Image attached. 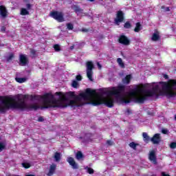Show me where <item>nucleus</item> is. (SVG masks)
Segmentation results:
<instances>
[{
	"instance_id": "nucleus-15",
	"label": "nucleus",
	"mask_w": 176,
	"mask_h": 176,
	"mask_svg": "<svg viewBox=\"0 0 176 176\" xmlns=\"http://www.w3.org/2000/svg\"><path fill=\"white\" fill-rule=\"evenodd\" d=\"M149 160L153 163V164H157V160H156V154L155 153L154 151H151L150 152L148 156Z\"/></svg>"
},
{
	"instance_id": "nucleus-6",
	"label": "nucleus",
	"mask_w": 176,
	"mask_h": 176,
	"mask_svg": "<svg viewBox=\"0 0 176 176\" xmlns=\"http://www.w3.org/2000/svg\"><path fill=\"white\" fill-rule=\"evenodd\" d=\"M87 76L91 82H93V69H94V64L91 61H87Z\"/></svg>"
},
{
	"instance_id": "nucleus-29",
	"label": "nucleus",
	"mask_w": 176,
	"mask_h": 176,
	"mask_svg": "<svg viewBox=\"0 0 176 176\" xmlns=\"http://www.w3.org/2000/svg\"><path fill=\"white\" fill-rule=\"evenodd\" d=\"M72 86L74 89H78V86H79V83L76 80H73L72 82Z\"/></svg>"
},
{
	"instance_id": "nucleus-53",
	"label": "nucleus",
	"mask_w": 176,
	"mask_h": 176,
	"mask_svg": "<svg viewBox=\"0 0 176 176\" xmlns=\"http://www.w3.org/2000/svg\"><path fill=\"white\" fill-rule=\"evenodd\" d=\"M89 137H91V134H89Z\"/></svg>"
},
{
	"instance_id": "nucleus-7",
	"label": "nucleus",
	"mask_w": 176,
	"mask_h": 176,
	"mask_svg": "<svg viewBox=\"0 0 176 176\" xmlns=\"http://www.w3.org/2000/svg\"><path fill=\"white\" fill-rule=\"evenodd\" d=\"M51 17H53L54 20H56V21H58V23H63L65 20L64 19V14H63V12H60L58 11H53L50 12Z\"/></svg>"
},
{
	"instance_id": "nucleus-43",
	"label": "nucleus",
	"mask_w": 176,
	"mask_h": 176,
	"mask_svg": "<svg viewBox=\"0 0 176 176\" xmlns=\"http://www.w3.org/2000/svg\"><path fill=\"white\" fill-rule=\"evenodd\" d=\"M162 134H167V133H168V130L163 129L162 130Z\"/></svg>"
},
{
	"instance_id": "nucleus-1",
	"label": "nucleus",
	"mask_w": 176,
	"mask_h": 176,
	"mask_svg": "<svg viewBox=\"0 0 176 176\" xmlns=\"http://www.w3.org/2000/svg\"><path fill=\"white\" fill-rule=\"evenodd\" d=\"M96 90H93L90 88L86 89L85 92L80 93L78 95H75V92H61L58 91L55 93V96H58V99H54L55 105L58 107H53V109H57L58 108H67L68 105H76L78 102H80L82 100L84 101H90L93 96H96Z\"/></svg>"
},
{
	"instance_id": "nucleus-55",
	"label": "nucleus",
	"mask_w": 176,
	"mask_h": 176,
	"mask_svg": "<svg viewBox=\"0 0 176 176\" xmlns=\"http://www.w3.org/2000/svg\"><path fill=\"white\" fill-rule=\"evenodd\" d=\"M175 120H176V115L175 116Z\"/></svg>"
},
{
	"instance_id": "nucleus-19",
	"label": "nucleus",
	"mask_w": 176,
	"mask_h": 176,
	"mask_svg": "<svg viewBox=\"0 0 176 176\" xmlns=\"http://www.w3.org/2000/svg\"><path fill=\"white\" fill-rule=\"evenodd\" d=\"M57 167V166L56 164H52L50 166V170L47 173L48 176H52L53 175V174H54L55 171H56V168Z\"/></svg>"
},
{
	"instance_id": "nucleus-23",
	"label": "nucleus",
	"mask_w": 176,
	"mask_h": 176,
	"mask_svg": "<svg viewBox=\"0 0 176 176\" xmlns=\"http://www.w3.org/2000/svg\"><path fill=\"white\" fill-rule=\"evenodd\" d=\"M20 14L21 16H27V15L30 14V12L28 10H27V9H25V8H21Z\"/></svg>"
},
{
	"instance_id": "nucleus-12",
	"label": "nucleus",
	"mask_w": 176,
	"mask_h": 176,
	"mask_svg": "<svg viewBox=\"0 0 176 176\" xmlns=\"http://www.w3.org/2000/svg\"><path fill=\"white\" fill-rule=\"evenodd\" d=\"M28 63H30V60H28L27 56L24 54L19 55V65H21V67H25V65H28Z\"/></svg>"
},
{
	"instance_id": "nucleus-9",
	"label": "nucleus",
	"mask_w": 176,
	"mask_h": 176,
	"mask_svg": "<svg viewBox=\"0 0 176 176\" xmlns=\"http://www.w3.org/2000/svg\"><path fill=\"white\" fill-rule=\"evenodd\" d=\"M114 21L117 25H119L120 23H123V21H124V13H123V11L119 10L117 12L116 18Z\"/></svg>"
},
{
	"instance_id": "nucleus-10",
	"label": "nucleus",
	"mask_w": 176,
	"mask_h": 176,
	"mask_svg": "<svg viewBox=\"0 0 176 176\" xmlns=\"http://www.w3.org/2000/svg\"><path fill=\"white\" fill-rule=\"evenodd\" d=\"M118 42L124 46H129L130 45V39L125 35H120L118 38Z\"/></svg>"
},
{
	"instance_id": "nucleus-36",
	"label": "nucleus",
	"mask_w": 176,
	"mask_h": 176,
	"mask_svg": "<svg viewBox=\"0 0 176 176\" xmlns=\"http://www.w3.org/2000/svg\"><path fill=\"white\" fill-rule=\"evenodd\" d=\"M88 174H94V170L91 168H87Z\"/></svg>"
},
{
	"instance_id": "nucleus-49",
	"label": "nucleus",
	"mask_w": 176,
	"mask_h": 176,
	"mask_svg": "<svg viewBox=\"0 0 176 176\" xmlns=\"http://www.w3.org/2000/svg\"><path fill=\"white\" fill-rule=\"evenodd\" d=\"M166 12H170V7H167L166 8Z\"/></svg>"
},
{
	"instance_id": "nucleus-24",
	"label": "nucleus",
	"mask_w": 176,
	"mask_h": 176,
	"mask_svg": "<svg viewBox=\"0 0 176 176\" xmlns=\"http://www.w3.org/2000/svg\"><path fill=\"white\" fill-rule=\"evenodd\" d=\"M76 159L77 160H80V159H83V153L81 151H78L76 154Z\"/></svg>"
},
{
	"instance_id": "nucleus-32",
	"label": "nucleus",
	"mask_w": 176,
	"mask_h": 176,
	"mask_svg": "<svg viewBox=\"0 0 176 176\" xmlns=\"http://www.w3.org/2000/svg\"><path fill=\"white\" fill-rule=\"evenodd\" d=\"M14 58V54H11L9 55V56L7 58V63H10V61H12V60H13V58Z\"/></svg>"
},
{
	"instance_id": "nucleus-2",
	"label": "nucleus",
	"mask_w": 176,
	"mask_h": 176,
	"mask_svg": "<svg viewBox=\"0 0 176 176\" xmlns=\"http://www.w3.org/2000/svg\"><path fill=\"white\" fill-rule=\"evenodd\" d=\"M28 98V95H23L21 98L16 99L10 96H0V113H6L9 109H20L21 111H38L42 109V106L34 103L27 104L25 100Z\"/></svg>"
},
{
	"instance_id": "nucleus-51",
	"label": "nucleus",
	"mask_w": 176,
	"mask_h": 176,
	"mask_svg": "<svg viewBox=\"0 0 176 176\" xmlns=\"http://www.w3.org/2000/svg\"><path fill=\"white\" fill-rule=\"evenodd\" d=\"M161 9H166V7H165L164 6H162L161 7Z\"/></svg>"
},
{
	"instance_id": "nucleus-39",
	"label": "nucleus",
	"mask_w": 176,
	"mask_h": 176,
	"mask_svg": "<svg viewBox=\"0 0 176 176\" xmlns=\"http://www.w3.org/2000/svg\"><path fill=\"white\" fill-rule=\"evenodd\" d=\"M31 8H32V5H31L30 3H27L26 4V9L28 10H31Z\"/></svg>"
},
{
	"instance_id": "nucleus-34",
	"label": "nucleus",
	"mask_w": 176,
	"mask_h": 176,
	"mask_svg": "<svg viewBox=\"0 0 176 176\" xmlns=\"http://www.w3.org/2000/svg\"><path fill=\"white\" fill-rule=\"evenodd\" d=\"M54 49L55 52H60V50H61V48L60 47V45L58 44H55L54 45Z\"/></svg>"
},
{
	"instance_id": "nucleus-17",
	"label": "nucleus",
	"mask_w": 176,
	"mask_h": 176,
	"mask_svg": "<svg viewBox=\"0 0 176 176\" xmlns=\"http://www.w3.org/2000/svg\"><path fill=\"white\" fill-rule=\"evenodd\" d=\"M72 9L74 10L75 13L82 14L83 13V9L80 8V6L77 5H74Z\"/></svg>"
},
{
	"instance_id": "nucleus-31",
	"label": "nucleus",
	"mask_w": 176,
	"mask_h": 176,
	"mask_svg": "<svg viewBox=\"0 0 176 176\" xmlns=\"http://www.w3.org/2000/svg\"><path fill=\"white\" fill-rule=\"evenodd\" d=\"M120 100L121 102H124V104H129L130 100L129 99H124V98L120 97Z\"/></svg>"
},
{
	"instance_id": "nucleus-18",
	"label": "nucleus",
	"mask_w": 176,
	"mask_h": 176,
	"mask_svg": "<svg viewBox=\"0 0 176 176\" xmlns=\"http://www.w3.org/2000/svg\"><path fill=\"white\" fill-rule=\"evenodd\" d=\"M142 137H143V141H144V142L146 144H149V142H151V137H149V135H148V133H146V132H144L142 133Z\"/></svg>"
},
{
	"instance_id": "nucleus-40",
	"label": "nucleus",
	"mask_w": 176,
	"mask_h": 176,
	"mask_svg": "<svg viewBox=\"0 0 176 176\" xmlns=\"http://www.w3.org/2000/svg\"><path fill=\"white\" fill-rule=\"evenodd\" d=\"M76 80H78V81L82 80V76H81V75H77V76H76Z\"/></svg>"
},
{
	"instance_id": "nucleus-47",
	"label": "nucleus",
	"mask_w": 176,
	"mask_h": 176,
	"mask_svg": "<svg viewBox=\"0 0 176 176\" xmlns=\"http://www.w3.org/2000/svg\"><path fill=\"white\" fill-rule=\"evenodd\" d=\"M97 65H98L99 69H101V68H102V66L101 65V64H100V63H97Z\"/></svg>"
},
{
	"instance_id": "nucleus-27",
	"label": "nucleus",
	"mask_w": 176,
	"mask_h": 176,
	"mask_svg": "<svg viewBox=\"0 0 176 176\" xmlns=\"http://www.w3.org/2000/svg\"><path fill=\"white\" fill-rule=\"evenodd\" d=\"M66 26H67V30H69V31H72V30H74V24H72L71 23H67Z\"/></svg>"
},
{
	"instance_id": "nucleus-41",
	"label": "nucleus",
	"mask_w": 176,
	"mask_h": 176,
	"mask_svg": "<svg viewBox=\"0 0 176 176\" xmlns=\"http://www.w3.org/2000/svg\"><path fill=\"white\" fill-rule=\"evenodd\" d=\"M1 32H3V33L6 32V27L2 26V27L1 28Z\"/></svg>"
},
{
	"instance_id": "nucleus-3",
	"label": "nucleus",
	"mask_w": 176,
	"mask_h": 176,
	"mask_svg": "<svg viewBox=\"0 0 176 176\" xmlns=\"http://www.w3.org/2000/svg\"><path fill=\"white\" fill-rule=\"evenodd\" d=\"M31 98L32 100H36L37 101H39V100H43L41 109H53V108L58 107V105L56 104L54 95H53L52 93H46L42 96L32 95Z\"/></svg>"
},
{
	"instance_id": "nucleus-46",
	"label": "nucleus",
	"mask_w": 176,
	"mask_h": 176,
	"mask_svg": "<svg viewBox=\"0 0 176 176\" xmlns=\"http://www.w3.org/2000/svg\"><path fill=\"white\" fill-rule=\"evenodd\" d=\"M126 112L128 113V115H131L132 113L131 110L130 109H127Z\"/></svg>"
},
{
	"instance_id": "nucleus-45",
	"label": "nucleus",
	"mask_w": 176,
	"mask_h": 176,
	"mask_svg": "<svg viewBox=\"0 0 176 176\" xmlns=\"http://www.w3.org/2000/svg\"><path fill=\"white\" fill-rule=\"evenodd\" d=\"M81 32H89V29L82 28Z\"/></svg>"
},
{
	"instance_id": "nucleus-14",
	"label": "nucleus",
	"mask_w": 176,
	"mask_h": 176,
	"mask_svg": "<svg viewBox=\"0 0 176 176\" xmlns=\"http://www.w3.org/2000/svg\"><path fill=\"white\" fill-rule=\"evenodd\" d=\"M0 16L3 19H6L8 17V9L5 6H0Z\"/></svg>"
},
{
	"instance_id": "nucleus-30",
	"label": "nucleus",
	"mask_w": 176,
	"mask_h": 176,
	"mask_svg": "<svg viewBox=\"0 0 176 176\" xmlns=\"http://www.w3.org/2000/svg\"><path fill=\"white\" fill-rule=\"evenodd\" d=\"M137 145L138 144H135V142H132L129 144V146L132 148V149L136 150L137 149Z\"/></svg>"
},
{
	"instance_id": "nucleus-22",
	"label": "nucleus",
	"mask_w": 176,
	"mask_h": 176,
	"mask_svg": "<svg viewBox=\"0 0 176 176\" xmlns=\"http://www.w3.org/2000/svg\"><path fill=\"white\" fill-rule=\"evenodd\" d=\"M54 159H55L56 162H60V160H61V153L56 152L54 155Z\"/></svg>"
},
{
	"instance_id": "nucleus-38",
	"label": "nucleus",
	"mask_w": 176,
	"mask_h": 176,
	"mask_svg": "<svg viewBox=\"0 0 176 176\" xmlns=\"http://www.w3.org/2000/svg\"><path fill=\"white\" fill-rule=\"evenodd\" d=\"M30 54L32 56H36V51L34 49H30Z\"/></svg>"
},
{
	"instance_id": "nucleus-21",
	"label": "nucleus",
	"mask_w": 176,
	"mask_h": 176,
	"mask_svg": "<svg viewBox=\"0 0 176 176\" xmlns=\"http://www.w3.org/2000/svg\"><path fill=\"white\" fill-rule=\"evenodd\" d=\"M142 30V25H141V23L138 22L136 23V26L134 29V32H140V31Z\"/></svg>"
},
{
	"instance_id": "nucleus-26",
	"label": "nucleus",
	"mask_w": 176,
	"mask_h": 176,
	"mask_svg": "<svg viewBox=\"0 0 176 176\" xmlns=\"http://www.w3.org/2000/svg\"><path fill=\"white\" fill-rule=\"evenodd\" d=\"M15 79L18 83H24L27 80L25 78H16Z\"/></svg>"
},
{
	"instance_id": "nucleus-4",
	"label": "nucleus",
	"mask_w": 176,
	"mask_h": 176,
	"mask_svg": "<svg viewBox=\"0 0 176 176\" xmlns=\"http://www.w3.org/2000/svg\"><path fill=\"white\" fill-rule=\"evenodd\" d=\"M91 105L94 107H97L98 105H102L104 104L107 108H113V105H115V99L112 97H107L103 99H94L91 101Z\"/></svg>"
},
{
	"instance_id": "nucleus-44",
	"label": "nucleus",
	"mask_w": 176,
	"mask_h": 176,
	"mask_svg": "<svg viewBox=\"0 0 176 176\" xmlns=\"http://www.w3.org/2000/svg\"><path fill=\"white\" fill-rule=\"evenodd\" d=\"M43 120H45V119H43V117L40 116L38 118V122H43Z\"/></svg>"
},
{
	"instance_id": "nucleus-11",
	"label": "nucleus",
	"mask_w": 176,
	"mask_h": 176,
	"mask_svg": "<svg viewBox=\"0 0 176 176\" xmlns=\"http://www.w3.org/2000/svg\"><path fill=\"white\" fill-rule=\"evenodd\" d=\"M151 142L153 145H159L162 142V136L160 133H155L151 139Z\"/></svg>"
},
{
	"instance_id": "nucleus-42",
	"label": "nucleus",
	"mask_w": 176,
	"mask_h": 176,
	"mask_svg": "<svg viewBox=\"0 0 176 176\" xmlns=\"http://www.w3.org/2000/svg\"><path fill=\"white\" fill-rule=\"evenodd\" d=\"M107 145H109L110 146H111V145H113V142H112L111 140H107Z\"/></svg>"
},
{
	"instance_id": "nucleus-28",
	"label": "nucleus",
	"mask_w": 176,
	"mask_h": 176,
	"mask_svg": "<svg viewBox=\"0 0 176 176\" xmlns=\"http://www.w3.org/2000/svg\"><path fill=\"white\" fill-rule=\"evenodd\" d=\"M124 28H126V30L131 28V23H130V22H129V21H126L124 24Z\"/></svg>"
},
{
	"instance_id": "nucleus-35",
	"label": "nucleus",
	"mask_w": 176,
	"mask_h": 176,
	"mask_svg": "<svg viewBox=\"0 0 176 176\" xmlns=\"http://www.w3.org/2000/svg\"><path fill=\"white\" fill-rule=\"evenodd\" d=\"M22 166H23V167H24V168H30V167H31V164H30V163H27V162L22 163Z\"/></svg>"
},
{
	"instance_id": "nucleus-20",
	"label": "nucleus",
	"mask_w": 176,
	"mask_h": 176,
	"mask_svg": "<svg viewBox=\"0 0 176 176\" xmlns=\"http://www.w3.org/2000/svg\"><path fill=\"white\" fill-rule=\"evenodd\" d=\"M130 82H131V75L128 74L125 76L124 78L122 79V83L125 85H129Z\"/></svg>"
},
{
	"instance_id": "nucleus-37",
	"label": "nucleus",
	"mask_w": 176,
	"mask_h": 176,
	"mask_svg": "<svg viewBox=\"0 0 176 176\" xmlns=\"http://www.w3.org/2000/svg\"><path fill=\"white\" fill-rule=\"evenodd\" d=\"M170 148H171V149H175L176 142H171L170 144Z\"/></svg>"
},
{
	"instance_id": "nucleus-52",
	"label": "nucleus",
	"mask_w": 176,
	"mask_h": 176,
	"mask_svg": "<svg viewBox=\"0 0 176 176\" xmlns=\"http://www.w3.org/2000/svg\"><path fill=\"white\" fill-rule=\"evenodd\" d=\"M25 176H35L34 175H26Z\"/></svg>"
},
{
	"instance_id": "nucleus-5",
	"label": "nucleus",
	"mask_w": 176,
	"mask_h": 176,
	"mask_svg": "<svg viewBox=\"0 0 176 176\" xmlns=\"http://www.w3.org/2000/svg\"><path fill=\"white\" fill-rule=\"evenodd\" d=\"M124 91H126V86L120 85L117 87H112L110 91H105L103 93L106 96H116L117 98H120Z\"/></svg>"
},
{
	"instance_id": "nucleus-8",
	"label": "nucleus",
	"mask_w": 176,
	"mask_h": 176,
	"mask_svg": "<svg viewBox=\"0 0 176 176\" xmlns=\"http://www.w3.org/2000/svg\"><path fill=\"white\" fill-rule=\"evenodd\" d=\"M138 93H146V96H151V91L148 89H145L144 88H135L132 89L129 94L130 96H134L136 94H138Z\"/></svg>"
},
{
	"instance_id": "nucleus-50",
	"label": "nucleus",
	"mask_w": 176,
	"mask_h": 176,
	"mask_svg": "<svg viewBox=\"0 0 176 176\" xmlns=\"http://www.w3.org/2000/svg\"><path fill=\"white\" fill-rule=\"evenodd\" d=\"M74 47H75V46H74V45H72V46L70 47L71 50H73Z\"/></svg>"
},
{
	"instance_id": "nucleus-33",
	"label": "nucleus",
	"mask_w": 176,
	"mask_h": 176,
	"mask_svg": "<svg viewBox=\"0 0 176 176\" xmlns=\"http://www.w3.org/2000/svg\"><path fill=\"white\" fill-rule=\"evenodd\" d=\"M4 149H6V146L3 142H0V152H2Z\"/></svg>"
},
{
	"instance_id": "nucleus-48",
	"label": "nucleus",
	"mask_w": 176,
	"mask_h": 176,
	"mask_svg": "<svg viewBox=\"0 0 176 176\" xmlns=\"http://www.w3.org/2000/svg\"><path fill=\"white\" fill-rule=\"evenodd\" d=\"M164 78L165 79H168V75L164 74Z\"/></svg>"
},
{
	"instance_id": "nucleus-16",
	"label": "nucleus",
	"mask_w": 176,
	"mask_h": 176,
	"mask_svg": "<svg viewBox=\"0 0 176 176\" xmlns=\"http://www.w3.org/2000/svg\"><path fill=\"white\" fill-rule=\"evenodd\" d=\"M151 41H153V42H157V41H160V34L158 31L153 34Z\"/></svg>"
},
{
	"instance_id": "nucleus-13",
	"label": "nucleus",
	"mask_w": 176,
	"mask_h": 176,
	"mask_svg": "<svg viewBox=\"0 0 176 176\" xmlns=\"http://www.w3.org/2000/svg\"><path fill=\"white\" fill-rule=\"evenodd\" d=\"M67 162L69 163V164L72 167L74 170H78V168H79V165H78V163L75 162V160H74V157H67Z\"/></svg>"
},
{
	"instance_id": "nucleus-25",
	"label": "nucleus",
	"mask_w": 176,
	"mask_h": 176,
	"mask_svg": "<svg viewBox=\"0 0 176 176\" xmlns=\"http://www.w3.org/2000/svg\"><path fill=\"white\" fill-rule=\"evenodd\" d=\"M117 63L120 65L121 68H124V63H123V60H122V58H118L117 59Z\"/></svg>"
},
{
	"instance_id": "nucleus-54",
	"label": "nucleus",
	"mask_w": 176,
	"mask_h": 176,
	"mask_svg": "<svg viewBox=\"0 0 176 176\" xmlns=\"http://www.w3.org/2000/svg\"><path fill=\"white\" fill-rule=\"evenodd\" d=\"M151 176H157L156 175H152Z\"/></svg>"
}]
</instances>
